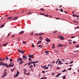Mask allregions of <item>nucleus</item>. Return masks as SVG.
<instances>
[{
	"label": "nucleus",
	"instance_id": "7c9ffc66",
	"mask_svg": "<svg viewBox=\"0 0 79 79\" xmlns=\"http://www.w3.org/2000/svg\"><path fill=\"white\" fill-rule=\"evenodd\" d=\"M75 47H76V48H79V45H76V46H75Z\"/></svg>",
	"mask_w": 79,
	"mask_h": 79
},
{
	"label": "nucleus",
	"instance_id": "bb28decb",
	"mask_svg": "<svg viewBox=\"0 0 79 79\" xmlns=\"http://www.w3.org/2000/svg\"><path fill=\"white\" fill-rule=\"evenodd\" d=\"M57 31H54L53 32V33H54V34H56V33L57 32Z\"/></svg>",
	"mask_w": 79,
	"mask_h": 79
},
{
	"label": "nucleus",
	"instance_id": "9d476101",
	"mask_svg": "<svg viewBox=\"0 0 79 79\" xmlns=\"http://www.w3.org/2000/svg\"><path fill=\"white\" fill-rule=\"evenodd\" d=\"M29 55L28 57H31V58H33V56H34L33 55Z\"/></svg>",
	"mask_w": 79,
	"mask_h": 79
},
{
	"label": "nucleus",
	"instance_id": "72a5a7b5",
	"mask_svg": "<svg viewBox=\"0 0 79 79\" xmlns=\"http://www.w3.org/2000/svg\"><path fill=\"white\" fill-rule=\"evenodd\" d=\"M6 71H7V70L6 69L4 70V73H6Z\"/></svg>",
	"mask_w": 79,
	"mask_h": 79
},
{
	"label": "nucleus",
	"instance_id": "8fccbe9b",
	"mask_svg": "<svg viewBox=\"0 0 79 79\" xmlns=\"http://www.w3.org/2000/svg\"><path fill=\"white\" fill-rule=\"evenodd\" d=\"M26 73V72H24V74L25 75H26V74H27V73Z\"/></svg>",
	"mask_w": 79,
	"mask_h": 79
},
{
	"label": "nucleus",
	"instance_id": "49530a36",
	"mask_svg": "<svg viewBox=\"0 0 79 79\" xmlns=\"http://www.w3.org/2000/svg\"><path fill=\"white\" fill-rule=\"evenodd\" d=\"M11 33H9L8 35H7V37H8V36H9V35H10V34H11Z\"/></svg>",
	"mask_w": 79,
	"mask_h": 79
},
{
	"label": "nucleus",
	"instance_id": "4be33fe9",
	"mask_svg": "<svg viewBox=\"0 0 79 79\" xmlns=\"http://www.w3.org/2000/svg\"><path fill=\"white\" fill-rule=\"evenodd\" d=\"M19 71L17 70L16 74H17V75H19Z\"/></svg>",
	"mask_w": 79,
	"mask_h": 79
},
{
	"label": "nucleus",
	"instance_id": "79ce46f5",
	"mask_svg": "<svg viewBox=\"0 0 79 79\" xmlns=\"http://www.w3.org/2000/svg\"><path fill=\"white\" fill-rule=\"evenodd\" d=\"M6 60H8V57H7V56H6Z\"/></svg>",
	"mask_w": 79,
	"mask_h": 79
},
{
	"label": "nucleus",
	"instance_id": "58836bf2",
	"mask_svg": "<svg viewBox=\"0 0 79 79\" xmlns=\"http://www.w3.org/2000/svg\"><path fill=\"white\" fill-rule=\"evenodd\" d=\"M44 69H48V67H46L45 68H44Z\"/></svg>",
	"mask_w": 79,
	"mask_h": 79
},
{
	"label": "nucleus",
	"instance_id": "5fc2aeb1",
	"mask_svg": "<svg viewBox=\"0 0 79 79\" xmlns=\"http://www.w3.org/2000/svg\"><path fill=\"white\" fill-rule=\"evenodd\" d=\"M73 16L74 17H76V15H73Z\"/></svg>",
	"mask_w": 79,
	"mask_h": 79
},
{
	"label": "nucleus",
	"instance_id": "13d9d810",
	"mask_svg": "<svg viewBox=\"0 0 79 79\" xmlns=\"http://www.w3.org/2000/svg\"><path fill=\"white\" fill-rule=\"evenodd\" d=\"M15 37V35H13L12 36V37L13 38Z\"/></svg>",
	"mask_w": 79,
	"mask_h": 79
},
{
	"label": "nucleus",
	"instance_id": "0e129e2a",
	"mask_svg": "<svg viewBox=\"0 0 79 79\" xmlns=\"http://www.w3.org/2000/svg\"><path fill=\"white\" fill-rule=\"evenodd\" d=\"M45 73V71H42V73Z\"/></svg>",
	"mask_w": 79,
	"mask_h": 79
},
{
	"label": "nucleus",
	"instance_id": "5701e85b",
	"mask_svg": "<svg viewBox=\"0 0 79 79\" xmlns=\"http://www.w3.org/2000/svg\"><path fill=\"white\" fill-rule=\"evenodd\" d=\"M8 44V43H6V44H3V46H4V47H5V46H6V45Z\"/></svg>",
	"mask_w": 79,
	"mask_h": 79
},
{
	"label": "nucleus",
	"instance_id": "473e14b6",
	"mask_svg": "<svg viewBox=\"0 0 79 79\" xmlns=\"http://www.w3.org/2000/svg\"><path fill=\"white\" fill-rule=\"evenodd\" d=\"M23 70L24 71V72H26V71H27V69H23Z\"/></svg>",
	"mask_w": 79,
	"mask_h": 79
},
{
	"label": "nucleus",
	"instance_id": "ea45409f",
	"mask_svg": "<svg viewBox=\"0 0 79 79\" xmlns=\"http://www.w3.org/2000/svg\"><path fill=\"white\" fill-rule=\"evenodd\" d=\"M48 15H44V16H46V17H48Z\"/></svg>",
	"mask_w": 79,
	"mask_h": 79
},
{
	"label": "nucleus",
	"instance_id": "4468645a",
	"mask_svg": "<svg viewBox=\"0 0 79 79\" xmlns=\"http://www.w3.org/2000/svg\"><path fill=\"white\" fill-rule=\"evenodd\" d=\"M55 44H53L52 45V49H53L55 48Z\"/></svg>",
	"mask_w": 79,
	"mask_h": 79
},
{
	"label": "nucleus",
	"instance_id": "603ef678",
	"mask_svg": "<svg viewBox=\"0 0 79 79\" xmlns=\"http://www.w3.org/2000/svg\"><path fill=\"white\" fill-rule=\"evenodd\" d=\"M44 34V33H42L41 34H40L39 35H43V34Z\"/></svg>",
	"mask_w": 79,
	"mask_h": 79
},
{
	"label": "nucleus",
	"instance_id": "2f4dec72",
	"mask_svg": "<svg viewBox=\"0 0 79 79\" xmlns=\"http://www.w3.org/2000/svg\"><path fill=\"white\" fill-rule=\"evenodd\" d=\"M55 52H56V53H59V52L57 50H55Z\"/></svg>",
	"mask_w": 79,
	"mask_h": 79
},
{
	"label": "nucleus",
	"instance_id": "f257e3e1",
	"mask_svg": "<svg viewBox=\"0 0 79 79\" xmlns=\"http://www.w3.org/2000/svg\"><path fill=\"white\" fill-rule=\"evenodd\" d=\"M20 61V62H19V64H22V63H24V61H23V59L21 58V57L18 58L17 59V61L18 62Z\"/></svg>",
	"mask_w": 79,
	"mask_h": 79
},
{
	"label": "nucleus",
	"instance_id": "7ed1b4c3",
	"mask_svg": "<svg viewBox=\"0 0 79 79\" xmlns=\"http://www.w3.org/2000/svg\"><path fill=\"white\" fill-rule=\"evenodd\" d=\"M58 38L60 39H61V40H63L64 39V38L63 36L61 35H59L58 36Z\"/></svg>",
	"mask_w": 79,
	"mask_h": 79
},
{
	"label": "nucleus",
	"instance_id": "9b49d317",
	"mask_svg": "<svg viewBox=\"0 0 79 79\" xmlns=\"http://www.w3.org/2000/svg\"><path fill=\"white\" fill-rule=\"evenodd\" d=\"M61 73H59L57 74V75L56 76V77H59V76H60V75H61Z\"/></svg>",
	"mask_w": 79,
	"mask_h": 79
},
{
	"label": "nucleus",
	"instance_id": "f03ea898",
	"mask_svg": "<svg viewBox=\"0 0 79 79\" xmlns=\"http://www.w3.org/2000/svg\"><path fill=\"white\" fill-rule=\"evenodd\" d=\"M18 51L19 52V53H24V51H22L19 49H18Z\"/></svg>",
	"mask_w": 79,
	"mask_h": 79
},
{
	"label": "nucleus",
	"instance_id": "774afa93",
	"mask_svg": "<svg viewBox=\"0 0 79 79\" xmlns=\"http://www.w3.org/2000/svg\"><path fill=\"white\" fill-rule=\"evenodd\" d=\"M60 67H57L56 69H60Z\"/></svg>",
	"mask_w": 79,
	"mask_h": 79
},
{
	"label": "nucleus",
	"instance_id": "c9c22d12",
	"mask_svg": "<svg viewBox=\"0 0 79 79\" xmlns=\"http://www.w3.org/2000/svg\"><path fill=\"white\" fill-rule=\"evenodd\" d=\"M63 79H66V76H64L63 77Z\"/></svg>",
	"mask_w": 79,
	"mask_h": 79
},
{
	"label": "nucleus",
	"instance_id": "a878e982",
	"mask_svg": "<svg viewBox=\"0 0 79 79\" xmlns=\"http://www.w3.org/2000/svg\"><path fill=\"white\" fill-rule=\"evenodd\" d=\"M73 23H78V22L77 21H76V20H74L73 21Z\"/></svg>",
	"mask_w": 79,
	"mask_h": 79
},
{
	"label": "nucleus",
	"instance_id": "412c9836",
	"mask_svg": "<svg viewBox=\"0 0 79 79\" xmlns=\"http://www.w3.org/2000/svg\"><path fill=\"white\" fill-rule=\"evenodd\" d=\"M48 44V43H46V44H45V45H43V46H44V47H47H47H48V45H46V44Z\"/></svg>",
	"mask_w": 79,
	"mask_h": 79
},
{
	"label": "nucleus",
	"instance_id": "052dcab7",
	"mask_svg": "<svg viewBox=\"0 0 79 79\" xmlns=\"http://www.w3.org/2000/svg\"><path fill=\"white\" fill-rule=\"evenodd\" d=\"M34 33H32V32L31 33V35H33V34Z\"/></svg>",
	"mask_w": 79,
	"mask_h": 79
},
{
	"label": "nucleus",
	"instance_id": "cd10ccee",
	"mask_svg": "<svg viewBox=\"0 0 79 79\" xmlns=\"http://www.w3.org/2000/svg\"><path fill=\"white\" fill-rule=\"evenodd\" d=\"M12 18V17H9L7 19H11Z\"/></svg>",
	"mask_w": 79,
	"mask_h": 79
},
{
	"label": "nucleus",
	"instance_id": "423d86ee",
	"mask_svg": "<svg viewBox=\"0 0 79 79\" xmlns=\"http://www.w3.org/2000/svg\"><path fill=\"white\" fill-rule=\"evenodd\" d=\"M24 31H21L19 33V35H21L22 34H24Z\"/></svg>",
	"mask_w": 79,
	"mask_h": 79
},
{
	"label": "nucleus",
	"instance_id": "1a4fd4ad",
	"mask_svg": "<svg viewBox=\"0 0 79 79\" xmlns=\"http://www.w3.org/2000/svg\"><path fill=\"white\" fill-rule=\"evenodd\" d=\"M23 59L24 60H27V57L24 56H23Z\"/></svg>",
	"mask_w": 79,
	"mask_h": 79
},
{
	"label": "nucleus",
	"instance_id": "de8ad7c7",
	"mask_svg": "<svg viewBox=\"0 0 79 79\" xmlns=\"http://www.w3.org/2000/svg\"><path fill=\"white\" fill-rule=\"evenodd\" d=\"M31 64H34V61H31Z\"/></svg>",
	"mask_w": 79,
	"mask_h": 79
},
{
	"label": "nucleus",
	"instance_id": "c85d7f7f",
	"mask_svg": "<svg viewBox=\"0 0 79 79\" xmlns=\"http://www.w3.org/2000/svg\"><path fill=\"white\" fill-rule=\"evenodd\" d=\"M27 14H28V15H31V14H32V12H28V13H27Z\"/></svg>",
	"mask_w": 79,
	"mask_h": 79
},
{
	"label": "nucleus",
	"instance_id": "393cba45",
	"mask_svg": "<svg viewBox=\"0 0 79 79\" xmlns=\"http://www.w3.org/2000/svg\"><path fill=\"white\" fill-rule=\"evenodd\" d=\"M47 78L45 77H44L43 78H41V79H47Z\"/></svg>",
	"mask_w": 79,
	"mask_h": 79
},
{
	"label": "nucleus",
	"instance_id": "3c124183",
	"mask_svg": "<svg viewBox=\"0 0 79 79\" xmlns=\"http://www.w3.org/2000/svg\"><path fill=\"white\" fill-rule=\"evenodd\" d=\"M22 43L23 44H26V43L25 41H24V42H23Z\"/></svg>",
	"mask_w": 79,
	"mask_h": 79
},
{
	"label": "nucleus",
	"instance_id": "4d7b16f0",
	"mask_svg": "<svg viewBox=\"0 0 79 79\" xmlns=\"http://www.w3.org/2000/svg\"><path fill=\"white\" fill-rule=\"evenodd\" d=\"M40 15H43V13H40Z\"/></svg>",
	"mask_w": 79,
	"mask_h": 79
},
{
	"label": "nucleus",
	"instance_id": "4c0bfd02",
	"mask_svg": "<svg viewBox=\"0 0 79 79\" xmlns=\"http://www.w3.org/2000/svg\"><path fill=\"white\" fill-rule=\"evenodd\" d=\"M59 10L60 11H61V12H63V10L62 9H60Z\"/></svg>",
	"mask_w": 79,
	"mask_h": 79
},
{
	"label": "nucleus",
	"instance_id": "f8f14e48",
	"mask_svg": "<svg viewBox=\"0 0 79 79\" xmlns=\"http://www.w3.org/2000/svg\"><path fill=\"white\" fill-rule=\"evenodd\" d=\"M18 18V17H15L13 18V20H16V19H17Z\"/></svg>",
	"mask_w": 79,
	"mask_h": 79
},
{
	"label": "nucleus",
	"instance_id": "f704fd0d",
	"mask_svg": "<svg viewBox=\"0 0 79 79\" xmlns=\"http://www.w3.org/2000/svg\"><path fill=\"white\" fill-rule=\"evenodd\" d=\"M40 10H41L42 11H44V9L41 8L40 9Z\"/></svg>",
	"mask_w": 79,
	"mask_h": 79
},
{
	"label": "nucleus",
	"instance_id": "69168bd1",
	"mask_svg": "<svg viewBox=\"0 0 79 79\" xmlns=\"http://www.w3.org/2000/svg\"><path fill=\"white\" fill-rule=\"evenodd\" d=\"M32 47H34L35 46V45H34V44H32Z\"/></svg>",
	"mask_w": 79,
	"mask_h": 79
},
{
	"label": "nucleus",
	"instance_id": "6ab92c4d",
	"mask_svg": "<svg viewBox=\"0 0 79 79\" xmlns=\"http://www.w3.org/2000/svg\"><path fill=\"white\" fill-rule=\"evenodd\" d=\"M41 43H42V41H40L37 42V44L38 45V44H41Z\"/></svg>",
	"mask_w": 79,
	"mask_h": 79
},
{
	"label": "nucleus",
	"instance_id": "a211bd4d",
	"mask_svg": "<svg viewBox=\"0 0 79 79\" xmlns=\"http://www.w3.org/2000/svg\"><path fill=\"white\" fill-rule=\"evenodd\" d=\"M58 45H59V46H60V47H63V44L61 45V44H58Z\"/></svg>",
	"mask_w": 79,
	"mask_h": 79
},
{
	"label": "nucleus",
	"instance_id": "dca6fc26",
	"mask_svg": "<svg viewBox=\"0 0 79 79\" xmlns=\"http://www.w3.org/2000/svg\"><path fill=\"white\" fill-rule=\"evenodd\" d=\"M28 66H30V65H31V62H29L28 63H27Z\"/></svg>",
	"mask_w": 79,
	"mask_h": 79
},
{
	"label": "nucleus",
	"instance_id": "c756f323",
	"mask_svg": "<svg viewBox=\"0 0 79 79\" xmlns=\"http://www.w3.org/2000/svg\"><path fill=\"white\" fill-rule=\"evenodd\" d=\"M29 61H32V59H31V58L29 57Z\"/></svg>",
	"mask_w": 79,
	"mask_h": 79
},
{
	"label": "nucleus",
	"instance_id": "864d4df0",
	"mask_svg": "<svg viewBox=\"0 0 79 79\" xmlns=\"http://www.w3.org/2000/svg\"><path fill=\"white\" fill-rule=\"evenodd\" d=\"M77 18V19H79V18H78V17H79V15H76Z\"/></svg>",
	"mask_w": 79,
	"mask_h": 79
},
{
	"label": "nucleus",
	"instance_id": "338daca9",
	"mask_svg": "<svg viewBox=\"0 0 79 79\" xmlns=\"http://www.w3.org/2000/svg\"><path fill=\"white\" fill-rule=\"evenodd\" d=\"M39 39H42V37H41V36L40 37Z\"/></svg>",
	"mask_w": 79,
	"mask_h": 79
},
{
	"label": "nucleus",
	"instance_id": "39448f33",
	"mask_svg": "<svg viewBox=\"0 0 79 79\" xmlns=\"http://www.w3.org/2000/svg\"><path fill=\"white\" fill-rule=\"evenodd\" d=\"M9 67H13L14 66V64L13 63H11V64H9Z\"/></svg>",
	"mask_w": 79,
	"mask_h": 79
},
{
	"label": "nucleus",
	"instance_id": "c03bdc74",
	"mask_svg": "<svg viewBox=\"0 0 79 79\" xmlns=\"http://www.w3.org/2000/svg\"><path fill=\"white\" fill-rule=\"evenodd\" d=\"M62 61H63V62H64L65 61V60H64V59H62Z\"/></svg>",
	"mask_w": 79,
	"mask_h": 79
},
{
	"label": "nucleus",
	"instance_id": "bf43d9fd",
	"mask_svg": "<svg viewBox=\"0 0 79 79\" xmlns=\"http://www.w3.org/2000/svg\"><path fill=\"white\" fill-rule=\"evenodd\" d=\"M33 66H34V67H35L36 65H35V64H33Z\"/></svg>",
	"mask_w": 79,
	"mask_h": 79
},
{
	"label": "nucleus",
	"instance_id": "20e7f679",
	"mask_svg": "<svg viewBox=\"0 0 79 79\" xmlns=\"http://www.w3.org/2000/svg\"><path fill=\"white\" fill-rule=\"evenodd\" d=\"M3 66H6V68H9V66L8 65V64L6 63H3Z\"/></svg>",
	"mask_w": 79,
	"mask_h": 79
},
{
	"label": "nucleus",
	"instance_id": "a19ab883",
	"mask_svg": "<svg viewBox=\"0 0 79 79\" xmlns=\"http://www.w3.org/2000/svg\"><path fill=\"white\" fill-rule=\"evenodd\" d=\"M59 60H60V59H58V60L56 61V64H58L57 63H58V61H59Z\"/></svg>",
	"mask_w": 79,
	"mask_h": 79
},
{
	"label": "nucleus",
	"instance_id": "0eeeda50",
	"mask_svg": "<svg viewBox=\"0 0 79 79\" xmlns=\"http://www.w3.org/2000/svg\"><path fill=\"white\" fill-rule=\"evenodd\" d=\"M46 40L47 42H50V39H48L47 38H46Z\"/></svg>",
	"mask_w": 79,
	"mask_h": 79
},
{
	"label": "nucleus",
	"instance_id": "aec40b11",
	"mask_svg": "<svg viewBox=\"0 0 79 79\" xmlns=\"http://www.w3.org/2000/svg\"><path fill=\"white\" fill-rule=\"evenodd\" d=\"M3 64V63L2 62H0V66H2Z\"/></svg>",
	"mask_w": 79,
	"mask_h": 79
},
{
	"label": "nucleus",
	"instance_id": "6e6d98bb",
	"mask_svg": "<svg viewBox=\"0 0 79 79\" xmlns=\"http://www.w3.org/2000/svg\"><path fill=\"white\" fill-rule=\"evenodd\" d=\"M77 51H78V50L73 51V52H77Z\"/></svg>",
	"mask_w": 79,
	"mask_h": 79
},
{
	"label": "nucleus",
	"instance_id": "b1692460",
	"mask_svg": "<svg viewBox=\"0 0 79 79\" xmlns=\"http://www.w3.org/2000/svg\"><path fill=\"white\" fill-rule=\"evenodd\" d=\"M33 67V65H32L30 66H29V68H32Z\"/></svg>",
	"mask_w": 79,
	"mask_h": 79
},
{
	"label": "nucleus",
	"instance_id": "680f3d73",
	"mask_svg": "<svg viewBox=\"0 0 79 79\" xmlns=\"http://www.w3.org/2000/svg\"><path fill=\"white\" fill-rule=\"evenodd\" d=\"M74 37H74V36H72L71 37V38H72V39H73V38H74Z\"/></svg>",
	"mask_w": 79,
	"mask_h": 79
},
{
	"label": "nucleus",
	"instance_id": "6e6552de",
	"mask_svg": "<svg viewBox=\"0 0 79 79\" xmlns=\"http://www.w3.org/2000/svg\"><path fill=\"white\" fill-rule=\"evenodd\" d=\"M6 75H7V73H4L2 75V77L3 78V77H5L6 76Z\"/></svg>",
	"mask_w": 79,
	"mask_h": 79
},
{
	"label": "nucleus",
	"instance_id": "37998d69",
	"mask_svg": "<svg viewBox=\"0 0 79 79\" xmlns=\"http://www.w3.org/2000/svg\"><path fill=\"white\" fill-rule=\"evenodd\" d=\"M73 63V61H70V64H72Z\"/></svg>",
	"mask_w": 79,
	"mask_h": 79
},
{
	"label": "nucleus",
	"instance_id": "e2e57ef3",
	"mask_svg": "<svg viewBox=\"0 0 79 79\" xmlns=\"http://www.w3.org/2000/svg\"><path fill=\"white\" fill-rule=\"evenodd\" d=\"M36 63H39V60H36Z\"/></svg>",
	"mask_w": 79,
	"mask_h": 79
},
{
	"label": "nucleus",
	"instance_id": "09e8293b",
	"mask_svg": "<svg viewBox=\"0 0 79 79\" xmlns=\"http://www.w3.org/2000/svg\"><path fill=\"white\" fill-rule=\"evenodd\" d=\"M71 69H72V68H69L68 69V70H71Z\"/></svg>",
	"mask_w": 79,
	"mask_h": 79
},
{
	"label": "nucleus",
	"instance_id": "a18cd8bd",
	"mask_svg": "<svg viewBox=\"0 0 79 79\" xmlns=\"http://www.w3.org/2000/svg\"><path fill=\"white\" fill-rule=\"evenodd\" d=\"M10 61H13V59H10Z\"/></svg>",
	"mask_w": 79,
	"mask_h": 79
},
{
	"label": "nucleus",
	"instance_id": "2eb2a0df",
	"mask_svg": "<svg viewBox=\"0 0 79 79\" xmlns=\"http://www.w3.org/2000/svg\"><path fill=\"white\" fill-rule=\"evenodd\" d=\"M5 25V23H4V25H2L0 27V28H2L3 27H4V26Z\"/></svg>",
	"mask_w": 79,
	"mask_h": 79
},
{
	"label": "nucleus",
	"instance_id": "e433bc0d",
	"mask_svg": "<svg viewBox=\"0 0 79 79\" xmlns=\"http://www.w3.org/2000/svg\"><path fill=\"white\" fill-rule=\"evenodd\" d=\"M65 71H66V69L64 70L62 72L63 73H64V72H65Z\"/></svg>",
	"mask_w": 79,
	"mask_h": 79
},
{
	"label": "nucleus",
	"instance_id": "f3484780",
	"mask_svg": "<svg viewBox=\"0 0 79 79\" xmlns=\"http://www.w3.org/2000/svg\"><path fill=\"white\" fill-rule=\"evenodd\" d=\"M18 76V75L17 74H16L15 75H14V77H17Z\"/></svg>",
	"mask_w": 79,
	"mask_h": 79
},
{
	"label": "nucleus",
	"instance_id": "ddd939ff",
	"mask_svg": "<svg viewBox=\"0 0 79 79\" xmlns=\"http://www.w3.org/2000/svg\"><path fill=\"white\" fill-rule=\"evenodd\" d=\"M49 51H44V53H46V55H48V52H49Z\"/></svg>",
	"mask_w": 79,
	"mask_h": 79
}]
</instances>
